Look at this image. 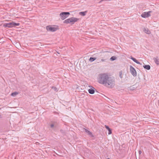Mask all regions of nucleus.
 Returning a JSON list of instances; mask_svg holds the SVG:
<instances>
[{
  "label": "nucleus",
  "mask_w": 159,
  "mask_h": 159,
  "mask_svg": "<svg viewBox=\"0 0 159 159\" xmlns=\"http://www.w3.org/2000/svg\"><path fill=\"white\" fill-rule=\"evenodd\" d=\"M139 155L141 154L142 153V151L141 150H140L139 151Z\"/></svg>",
  "instance_id": "obj_24"
},
{
  "label": "nucleus",
  "mask_w": 159,
  "mask_h": 159,
  "mask_svg": "<svg viewBox=\"0 0 159 159\" xmlns=\"http://www.w3.org/2000/svg\"><path fill=\"white\" fill-rule=\"evenodd\" d=\"M54 126V125L53 124H51L50 125V127L51 128H53Z\"/></svg>",
  "instance_id": "obj_23"
},
{
  "label": "nucleus",
  "mask_w": 159,
  "mask_h": 159,
  "mask_svg": "<svg viewBox=\"0 0 159 159\" xmlns=\"http://www.w3.org/2000/svg\"><path fill=\"white\" fill-rule=\"evenodd\" d=\"M83 130H84L85 132L87 133L88 135H89L90 137L92 138H93L94 137V135L92 134V133L90 131L88 130L87 129L84 128L83 129Z\"/></svg>",
  "instance_id": "obj_8"
},
{
  "label": "nucleus",
  "mask_w": 159,
  "mask_h": 159,
  "mask_svg": "<svg viewBox=\"0 0 159 159\" xmlns=\"http://www.w3.org/2000/svg\"><path fill=\"white\" fill-rule=\"evenodd\" d=\"M46 28L47 31L51 32H55L57 30V28L51 25H48L47 26Z\"/></svg>",
  "instance_id": "obj_6"
},
{
  "label": "nucleus",
  "mask_w": 159,
  "mask_h": 159,
  "mask_svg": "<svg viewBox=\"0 0 159 159\" xmlns=\"http://www.w3.org/2000/svg\"><path fill=\"white\" fill-rule=\"evenodd\" d=\"M130 71L131 74L134 76H136L137 75V72L135 69L132 66H130Z\"/></svg>",
  "instance_id": "obj_7"
},
{
  "label": "nucleus",
  "mask_w": 159,
  "mask_h": 159,
  "mask_svg": "<svg viewBox=\"0 0 159 159\" xmlns=\"http://www.w3.org/2000/svg\"><path fill=\"white\" fill-rule=\"evenodd\" d=\"M130 59L136 63L140 65H142V64L139 62L137 61L135 58L133 57H132L131 56Z\"/></svg>",
  "instance_id": "obj_10"
},
{
  "label": "nucleus",
  "mask_w": 159,
  "mask_h": 159,
  "mask_svg": "<svg viewBox=\"0 0 159 159\" xmlns=\"http://www.w3.org/2000/svg\"><path fill=\"white\" fill-rule=\"evenodd\" d=\"M101 61L102 62L106 61V59H102L101 60Z\"/></svg>",
  "instance_id": "obj_22"
},
{
  "label": "nucleus",
  "mask_w": 159,
  "mask_h": 159,
  "mask_svg": "<svg viewBox=\"0 0 159 159\" xmlns=\"http://www.w3.org/2000/svg\"><path fill=\"white\" fill-rule=\"evenodd\" d=\"M20 23H16L14 22H11L9 23H6L3 25V26L5 27L12 28L16 26H19Z\"/></svg>",
  "instance_id": "obj_3"
},
{
  "label": "nucleus",
  "mask_w": 159,
  "mask_h": 159,
  "mask_svg": "<svg viewBox=\"0 0 159 159\" xmlns=\"http://www.w3.org/2000/svg\"><path fill=\"white\" fill-rule=\"evenodd\" d=\"M152 12L151 11L148 12H144L141 15V16L144 18L148 17L151 16L150 13Z\"/></svg>",
  "instance_id": "obj_5"
},
{
  "label": "nucleus",
  "mask_w": 159,
  "mask_h": 159,
  "mask_svg": "<svg viewBox=\"0 0 159 159\" xmlns=\"http://www.w3.org/2000/svg\"><path fill=\"white\" fill-rule=\"evenodd\" d=\"M2 118V115L0 114V118Z\"/></svg>",
  "instance_id": "obj_25"
},
{
  "label": "nucleus",
  "mask_w": 159,
  "mask_h": 159,
  "mask_svg": "<svg viewBox=\"0 0 159 159\" xmlns=\"http://www.w3.org/2000/svg\"><path fill=\"white\" fill-rule=\"evenodd\" d=\"M52 89H53L56 92H57L58 91V89L57 88L55 87L54 86H52Z\"/></svg>",
  "instance_id": "obj_20"
},
{
  "label": "nucleus",
  "mask_w": 159,
  "mask_h": 159,
  "mask_svg": "<svg viewBox=\"0 0 159 159\" xmlns=\"http://www.w3.org/2000/svg\"><path fill=\"white\" fill-rule=\"evenodd\" d=\"M107 159H110V158H107Z\"/></svg>",
  "instance_id": "obj_26"
},
{
  "label": "nucleus",
  "mask_w": 159,
  "mask_h": 159,
  "mask_svg": "<svg viewBox=\"0 0 159 159\" xmlns=\"http://www.w3.org/2000/svg\"><path fill=\"white\" fill-rule=\"evenodd\" d=\"M143 67L145 69L149 70L150 69V66L149 65H144L143 66Z\"/></svg>",
  "instance_id": "obj_13"
},
{
  "label": "nucleus",
  "mask_w": 159,
  "mask_h": 159,
  "mask_svg": "<svg viewBox=\"0 0 159 159\" xmlns=\"http://www.w3.org/2000/svg\"><path fill=\"white\" fill-rule=\"evenodd\" d=\"M96 59V57H90L89 58V61L91 62H92L95 60Z\"/></svg>",
  "instance_id": "obj_16"
},
{
  "label": "nucleus",
  "mask_w": 159,
  "mask_h": 159,
  "mask_svg": "<svg viewBox=\"0 0 159 159\" xmlns=\"http://www.w3.org/2000/svg\"><path fill=\"white\" fill-rule=\"evenodd\" d=\"M111 0H101L99 2V3H101L103 1H105V2H108L109 1H111Z\"/></svg>",
  "instance_id": "obj_21"
},
{
  "label": "nucleus",
  "mask_w": 159,
  "mask_h": 159,
  "mask_svg": "<svg viewBox=\"0 0 159 159\" xmlns=\"http://www.w3.org/2000/svg\"><path fill=\"white\" fill-rule=\"evenodd\" d=\"M122 71L121 70L119 72V76L120 77V78H122Z\"/></svg>",
  "instance_id": "obj_19"
},
{
  "label": "nucleus",
  "mask_w": 159,
  "mask_h": 159,
  "mask_svg": "<svg viewBox=\"0 0 159 159\" xmlns=\"http://www.w3.org/2000/svg\"><path fill=\"white\" fill-rule=\"evenodd\" d=\"M144 32L146 34H150V31H149V30L148 29H145L144 30Z\"/></svg>",
  "instance_id": "obj_15"
},
{
  "label": "nucleus",
  "mask_w": 159,
  "mask_h": 159,
  "mask_svg": "<svg viewBox=\"0 0 159 159\" xmlns=\"http://www.w3.org/2000/svg\"><path fill=\"white\" fill-rule=\"evenodd\" d=\"M87 13V11H85L84 12H79V14L82 16H85L86 14Z\"/></svg>",
  "instance_id": "obj_14"
},
{
  "label": "nucleus",
  "mask_w": 159,
  "mask_h": 159,
  "mask_svg": "<svg viewBox=\"0 0 159 159\" xmlns=\"http://www.w3.org/2000/svg\"><path fill=\"white\" fill-rule=\"evenodd\" d=\"M18 94V92H14L12 93L11 94V95L12 96L14 97L17 94Z\"/></svg>",
  "instance_id": "obj_17"
},
{
  "label": "nucleus",
  "mask_w": 159,
  "mask_h": 159,
  "mask_svg": "<svg viewBox=\"0 0 159 159\" xmlns=\"http://www.w3.org/2000/svg\"><path fill=\"white\" fill-rule=\"evenodd\" d=\"M98 81L99 83L108 88H112L115 85L114 79L107 73H104L100 74L98 79Z\"/></svg>",
  "instance_id": "obj_1"
},
{
  "label": "nucleus",
  "mask_w": 159,
  "mask_h": 159,
  "mask_svg": "<svg viewBox=\"0 0 159 159\" xmlns=\"http://www.w3.org/2000/svg\"><path fill=\"white\" fill-rule=\"evenodd\" d=\"M153 59L156 64L157 65L159 64V59L158 58V57H154Z\"/></svg>",
  "instance_id": "obj_11"
},
{
  "label": "nucleus",
  "mask_w": 159,
  "mask_h": 159,
  "mask_svg": "<svg viewBox=\"0 0 159 159\" xmlns=\"http://www.w3.org/2000/svg\"><path fill=\"white\" fill-rule=\"evenodd\" d=\"M116 59V57L115 56H113L110 59V60L111 61H113L115 60Z\"/></svg>",
  "instance_id": "obj_18"
},
{
  "label": "nucleus",
  "mask_w": 159,
  "mask_h": 159,
  "mask_svg": "<svg viewBox=\"0 0 159 159\" xmlns=\"http://www.w3.org/2000/svg\"><path fill=\"white\" fill-rule=\"evenodd\" d=\"M78 19H79L77 18L72 17L65 20L63 21V23L66 24L71 23L72 24H73L75 22H76Z\"/></svg>",
  "instance_id": "obj_2"
},
{
  "label": "nucleus",
  "mask_w": 159,
  "mask_h": 159,
  "mask_svg": "<svg viewBox=\"0 0 159 159\" xmlns=\"http://www.w3.org/2000/svg\"><path fill=\"white\" fill-rule=\"evenodd\" d=\"M105 127L106 128V129H107V130L108 131V134H111L112 133V132L111 129L107 125H105Z\"/></svg>",
  "instance_id": "obj_12"
},
{
  "label": "nucleus",
  "mask_w": 159,
  "mask_h": 159,
  "mask_svg": "<svg viewBox=\"0 0 159 159\" xmlns=\"http://www.w3.org/2000/svg\"><path fill=\"white\" fill-rule=\"evenodd\" d=\"M95 88H93L89 89L88 90L89 93L91 94H93L95 92Z\"/></svg>",
  "instance_id": "obj_9"
},
{
  "label": "nucleus",
  "mask_w": 159,
  "mask_h": 159,
  "mask_svg": "<svg viewBox=\"0 0 159 159\" xmlns=\"http://www.w3.org/2000/svg\"><path fill=\"white\" fill-rule=\"evenodd\" d=\"M70 15V13L69 12H62L60 13V16L61 18L64 20L67 18Z\"/></svg>",
  "instance_id": "obj_4"
}]
</instances>
